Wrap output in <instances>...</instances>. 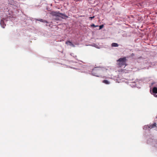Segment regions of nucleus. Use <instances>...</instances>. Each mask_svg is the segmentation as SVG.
Listing matches in <instances>:
<instances>
[{
	"mask_svg": "<svg viewBox=\"0 0 157 157\" xmlns=\"http://www.w3.org/2000/svg\"><path fill=\"white\" fill-rule=\"evenodd\" d=\"M59 13L60 12L59 11H58V12L52 11V14L53 16L59 17Z\"/></svg>",
	"mask_w": 157,
	"mask_h": 157,
	"instance_id": "39448f33",
	"label": "nucleus"
},
{
	"mask_svg": "<svg viewBox=\"0 0 157 157\" xmlns=\"http://www.w3.org/2000/svg\"><path fill=\"white\" fill-rule=\"evenodd\" d=\"M103 26H104L103 25H100L99 26V29H101L102 28H103Z\"/></svg>",
	"mask_w": 157,
	"mask_h": 157,
	"instance_id": "ddd939ff",
	"label": "nucleus"
},
{
	"mask_svg": "<svg viewBox=\"0 0 157 157\" xmlns=\"http://www.w3.org/2000/svg\"><path fill=\"white\" fill-rule=\"evenodd\" d=\"M37 20L38 21H39L40 22H46L47 23H48V22L47 21H46V20H44L43 19H37Z\"/></svg>",
	"mask_w": 157,
	"mask_h": 157,
	"instance_id": "1a4fd4ad",
	"label": "nucleus"
},
{
	"mask_svg": "<svg viewBox=\"0 0 157 157\" xmlns=\"http://www.w3.org/2000/svg\"><path fill=\"white\" fill-rule=\"evenodd\" d=\"M152 92L154 93L157 94V87H154L152 89Z\"/></svg>",
	"mask_w": 157,
	"mask_h": 157,
	"instance_id": "0eeeda50",
	"label": "nucleus"
},
{
	"mask_svg": "<svg viewBox=\"0 0 157 157\" xmlns=\"http://www.w3.org/2000/svg\"><path fill=\"white\" fill-rule=\"evenodd\" d=\"M112 46L113 47H117L118 46V44L116 43H113L112 44Z\"/></svg>",
	"mask_w": 157,
	"mask_h": 157,
	"instance_id": "9d476101",
	"label": "nucleus"
},
{
	"mask_svg": "<svg viewBox=\"0 0 157 157\" xmlns=\"http://www.w3.org/2000/svg\"><path fill=\"white\" fill-rule=\"evenodd\" d=\"M94 17V16L90 17H89V18L90 20H92V19H93Z\"/></svg>",
	"mask_w": 157,
	"mask_h": 157,
	"instance_id": "4468645a",
	"label": "nucleus"
},
{
	"mask_svg": "<svg viewBox=\"0 0 157 157\" xmlns=\"http://www.w3.org/2000/svg\"><path fill=\"white\" fill-rule=\"evenodd\" d=\"M154 95L155 97H157V94H155Z\"/></svg>",
	"mask_w": 157,
	"mask_h": 157,
	"instance_id": "2eb2a0df",
	"label": "nucleus"
},
{
	"mask_svg": "<svg viewBox=\"0 0 157 157\" xmlns=\"http://www.w3.org/2000/svg\"><path fill=\"white\" fill-rule=\"evenodd\" d=\"M0 24H1V25L2 27L3 28H5L4 25V21H2V20L1 21V22H0Z\"/></svg>",
	"mask_w": 157,
	"mask_h": 157,
	"instance_id": "9b49d317",
	"label": "nucleus"
},
{
	"mask_svg": "<svg viewBox=\"0 0 157 157\" xmlns=\"http://www.w3.org/2000/svg\"><path fill=\"white\" fill-rule=\"evenodd\" d=\"M91 27H97L98 26V25H95L94 24H92L91 25Z\"/></svg>",
	"mask_w": 157,
	"mask_h": 157,
	"instance_id": "f8f14e48",
	"label": "nucleus"
},
{
	"mask_svg": "<svg viewBox=\"0 0 157 157\" xmlns=\"http://www.w3.org/2000/svg\"><path fill=\"white\" fill-rule=\"evenodd\" d=\"M102 82L106 84H110V82L107 80H104Z\"/></svg>",
	"mask_w": 157,
	"mask_h": 157,
	"instance_id": "6e6552de",
	"label": "nucleus"
},
{
	"mask_svg": "<svg viewBox=\"0 0 157 157\" xmlns=\"http://www.w3.org/2000/svg\"><path fill=\"white\" fill-rule=\"evenodd\" d=\"M99 71L96 69H94L92 71V75L94 76L99 77Z\"/></svg>",
	"mask_w": 157,
	"mask_h": 157,
	"instance_id": "f03ea898",
	"label": "nucleus"
},
{
	"mask_svg": "<svg viewBox=\"0 0 157 157\" xmlns=\"http://www.w3.org/2000/svg\"><path fill=\"white\" fill-rule=\"evenodd\" d=\"M59 17H60L63 19H65L68 17L64 14L59 13Z\"/></svg>",
	"mask_w": 157,
	"mask_h": 157,
	"instance_id": "20e7f679",
	"label": "nucleus"
},
{
	"mask_svg": "<svg viewBox=\"0 0 157 157\" xmlns=\"http://www.w3.org/2000/svg\"><path fill=\"white\" fill-rule=\"evenodd\" d=\"M66 44H69L70 46L74 47H75V45L73 44L70 41H67L66 42Z\"/></svg>",
	"mask_w": 157,
	"mask_h": 157,
	"instance_id": "423d86ee",
	"label": "nucleus"
},
{
	"mask_svg": "<svg viewBox=\"0 0 157 157\" xmlns=\"http://www.w3.org/2000/svg\"><path fill=\"white\" fill-rule=\"evenodd\" d=\"M148 128H149L151 129L152 128H154L155 127H156V124L155 123L152 124H149L147 126Z\"/></svg>",
	"mask_w": 157,
	"mask_h": 157,
	"instance_id": "7ed1b4c3",
	"label": "nucleus"
},
{
	"mask_svg": "<svg viewBox=\"0 0 157 157\" xmlns=\"http://www.w3.org/2000/svg\"><path fill=\"white\" fill-rule=\"evenodd\" d=\"M126 61L127 59L125 57L119 58L117 61L118 67H121L124 65L126 66Z\"/></svg>",
	"mask_w": 157,
	"mask_h": 157,
	"instance_id": "f257e3e1",
	"label": "nucleus"
}]
</instances>
